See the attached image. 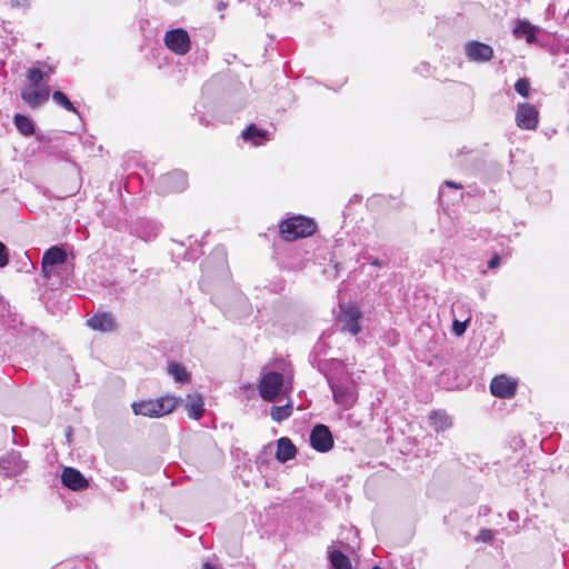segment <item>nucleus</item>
Here are the masks:
<instances>
[{
    "instance_id": "f3484780",
    "label": "nucleus",
    "mask_w": 569,
    "mask_h": 569,
    "mask_svg": "<svg viewBox=\"0 0 569 569\" xmlns=\"http://www.w3.org/2000/svg\"><path fill=\"white\" fill-rule=\"evenodd\" d=\"M203 398L200 393H189L184 400V407L188 412L189 418L199 420L204 412L203 408Z\"/></svg>"
},
{
    "instance_id": "4be33fe9",
    "label": "nucleus",
    "mask_w": 569,
    "mask_h": 569,
    "mask_svg": "<svg viewBox=\"0 0 569 569\" xmlns=\"http://www.w3.org/2000/svg\"><path fill=\"white\" fill-rule=\"evenodd\" d=\"M241 136L246 141H250L254 146H260L267 140V131L258 128L256 124L248 126Z\"/></svg>"
},
{
    "instance_id": "7ed1b4c3",
    "label": "nucleus",
    "mask_w": 569,
    "mask_h": 569,
    "mask_svg": "<svg viewBox=\"0 0 569 569\" xmlns=\"http://www.w3.org/2000/svg\"><path fill=\"white\" fill-rule=\"evenodd\" d=\"M259 395L266 401H274L288 392L290 387L284 383L282 373L276 371L262 372L259 381Z\"/></svg>"
},
{
    "instance_id": "5701e85b",
    "label": "nucleus",
    "mask_w": 569,
    "mask_h": 569,
    "mask_svg": "<svg viewBox=\"0 0 569 569\" xmlns=\"http://www.w3.org/2000/svg\"><path fill=\"white\" fill-rule=\"evenodd\" d=\"M13 122L21 134L29 137L34 133V124L30 118L17 113L13 118Z\"/></svg>"
},
{
    "instance_id": "ddd939ff",
    "label": "nucleus",
    "mask_w": 569,
    "mask_h": 569,
    "mask_svg": "<svg viewBox=\"0 0 569 569\" xmlns=\"http://www.w3.org/2000/svg\"><path fill=\"white\" fill-rule=\"evenodd\" d=\"M516 389L517 382L505 375L495 377L490 383L491 393L499 398L513 397L516 393Z\"/></svg>"
},
{
    "instance_id": "f8f14e48",
    "label": "nucleus",
    "mask_w": 569,
    "mask_h": 569,
    "mask_svg": "<svg viewBox=\"0 0 569 569\" xmlns=\"http://www.w3.org/2000/svg\"><path fill=\"white\" fill-rule=\"evenodd\" d=\"M465 53L470 61L482 63L492 59L493 49L479 41H469L465 46Z\"/></svg>"
},
{
    "instance_id": "cd10ccee",
    "label": "nucleus",
    "mask_w": 569,
    "mask_h": 569,
    "mask_svg": "<svg viewBox=\"0 0 569 569\" xmlns=\"http://www.w3.org/2000/svg\"><path fill=\"white\" fill-rule=\"evenodd\" d=\"M52 100L58 106L62 107L63 109L78 113L77 109L72 104V102L69 100V98L60 90H56L52 93Z\"/></svg>"
},
{
    "instance_id": "dca6fc26",
    "label": "nucleus",
    "mask_w": 569,
    "mask_h": 569,
    "mask_svg": "<svg viewBox=\"0 0 569 569\" xmlns=\"http://www.w3.org/2000/svg\"><path fill=\"white\" fill-rule=\"evenodd\" d=\"M88 326L93 330L110 332L117 328L114 318L110 313H97L87 321Z\"/></svg>"
},
{
    "instance_id": "473e14b6",
    "label": "nucleus",
    "mask_w": 569,
    "mask_h": 569,
    "mask_svg": "<svg viewBox=\"0 0 569 569\" xmlns=\"http://www.w3.org/2000/svg\"><path fill=\"white\" fill-rule=\"evenodd\" d=\"M38 64H41L43 68L42 70L44 71V79H46V82L49 81L51 74L54 72V67L50 66V64H47L44 62H37Z\"/></svg>"
},
{
    "instance_id": "c756f323",
    "label": "nucleus",
    "mask_w": 569,
    "mask_h": 569,
    "mask_svg": "<svg viewBox=\"0 0 569 569\" xmlns=\"http://www.w3.org/2000/svg\"><path fill=\"white\" fill-rule=\"evenodd\" d=\"M469 322L470 317L463 321L455 319L452 322V332L458 337L462 336L466 332Z\"/></svg>"
},
{
    "instance_id": "c85d7f7f",
    "label": "nucleus",
    "mask_w": 569,
    "mask_h": 569,
    "mask_svg": "<svg viewBox=\"0 0 569 569\" xmlns=\"http://www.w3.org/2000/svg\"><path fill=\"white\" fill-rule=\"evenodd\" d=\"M515 90L522 97L527 98L529 96V91H530V82L528 79L526 78H521L519 79L516 83H515Z\"/></svg>"
},
{
    "instance_id": "a19ab883",
    "label": "nucleus",
    "mask_w": 569,
    "mask_h": 569,
    "mask_svg": "<svg viewBox=\"0 0 569 569\" xmlns=\"http://www.w3.org/2000/svg\"><path fill=\"white\" fill-rule=\"evenodd\" d=\"M223 8H224V4H223L222 2H220V3L218 4V9H219V10H221V9H223Z\"/></svg>"
},
{
    "instance_id": "412c9836",
    "label": "nucleus",
    "mask_w": 569,
    "mask_h": 569,
    "mask_svg": "<svg viewBox=\"0 0 569 569\" xmlns=\"http://www.w3.org/2000/svg\"><path fill=\"white\" fill-rule=\"evenodd\" d=\"M431 427L437 431H445L452 426V420L449 415L443 410H433L429 415Z\"/></svg>"
},
{
    "instance_id": "7c9ffc66",
    "label": "nucleus",
    "mask_w": 569,
    "mask_h": 569,
    "mask_svg": "<svg viewBox=\"0 0 569 569\" xmlns=\"http://www.w3.org/2000/svg\"><path fill=\"white\" fill-rule=\"evenodd\" d=\"M493 539V531L490 529H481L477 536V541L490 542Z\"/></svg>"
},
{
    "instance_id": "2f4dec72",
    "label": "nucleus",
    "mask_w": 569,
    "mask_h": 569,
    "mask_svg": "<svg viewBox=\"0 0 569 569\" xmlns=\"http://www.w3.org/2000/svg\"><path fill=\"white\" fill-rule=\"evenodd\" d=\"M9 262L7 248L6 246L0 241V268L7 266Z\"/></svg>"
},
{
    "instance_id": "aec40b11",
    "label": "nucleus",
    "mask_w": 569,
    "mask_h": 569,
    "mask_svg": "<svg viewBox=\"0 0 569 569\" xmlns=\"http://www.w3.org/2000/svg\"><path fill=\"white\" fill-rule=\"evenodd\" d=\"M296 452H297L296 447L289 438L282 437L277 441L276 458L280 462H286V461L295 458Z\"/></svg>"
},
{
    "instance_id": "f704fd0d",
    "label": "nucleus",
    "mask_w": 569,
    "mask_h": 569,
    "mask_svg": "<svg viewBox=\"0 0 569 569\" xmlns=\"http://www.w3.org/2000/svg\"><path fill=\"white\" fill-rule=\"evenodd\" d=\"M500 264V257L499 254H495L489 261H488V268L495 269Z\"/></svg>"
},
{
    "instance_id": "393cba45",
    "label": "nucleus",
    "mask_w": 569,
    "mask_h": 569,
    "mask_svg": "<svg viewBox=\"0 0 569 569\" xmlns=\"http://www.w3.org/2000/svg\"><path fill=\"white\" fill-rule=\"evenodd\" d=\"M44 71L41 68L32 67L27 71L28 86L42 87L48 84L44 79Z\"/></svg>"
},
{
    "instance_id": "39448f33",
    "label": "nucleus",
    "mask_w": 569,
    "mask_h": 569,
    "mask_svg": "<svg viewBox=\"0 0 569 569\" xmlns=\"http://www.w3.org/2000/svg\"><path fill=\"white\" fill-rule=\"evenodd\" d=\"M188 187V178L186 172L174 170L160 177L157 183L159 193L180 192Z\"/></svg>"
},
{
    "instance_id": "bb28decb",
    "label": "nucleus",
    "mask_w": 569,
    "mask_h": 569,
    "mask_svg": "<svg viewBox=\"0 0 569 569\" xmlns=\"http://www.w3.org/2000/svg\"><path fill=\"white\" fill-rule=\"evenodd\" d=\"M330 562L335 569H350L351 562L349 558L339 550H333L330 553Z\"/></svg>"
},
{
    "instance_id": "6ab92c4d",
    "label": "nucleus",
    "mask_w": 569,
    "mask_h": 569,
    "mask_svg": "<svg viewBox=\"0 0 569 569\" xmlns=\"http://www.w3.org/2000/svg\"><path fill=\"white\" fill-rule=\"evenodd\" d=\"M538 30L536 26H532L527 20H517L512 32L517 39L525 38L528 43H535Z\"/></svg>"
},
{
    "instance_id": "72a5a7b5",
    "label": "nucleus",
    "mask_w": 569,
    "mask_h": 569,
    "mask_svg": "<svg viewBox=\"0 0 569 569\" xmlns=\"http://www.w3.org/2000/svg\"><path fill=\"white\" fill-rule=\"evenodd\" d=\"M11 7L26 9L29 7V0H11Z\"/></svg>"
},
{
    "instance_id": "4468645a",
    "label": "nucleus",
    "mask_w": 569,
    "mask_h": 569,
    "mask_svg": "<svg viewBox=\"0 0 569 569\" xmlns=\"http://www.w3.org/2000/svg\"><path fill=\"white\" fill-rule=\"evenodd\" d=\"M67 260V253L59 247H51L48 249L42 257L41 268L43 276L50 278L52 268L58 264L64 263Z\"/></svg>"
},
{
    "instance_id": "79ce46f5",
    "label": "nucleus",
    "mask_w": 569,
    "mask_h": 569,
    "mask_svg": "<svg viewBox=\"0 0 569 569\" xmlns=\"http://www.w3.org/2000/svg\"><path fill=\"white\" fill-rule=\"evenodd\" d=\"M199 120H200V122H201V123H203V124H206V126L208 124L207 122H204V120H203V118H202V117H200V119H199Z\"/></svg>"
},
{
    "instance_id": "e433bc0d",
    "label": "nucleus",
    "mask_w": 569,
    "mask_h": 569,
    "mask_svg": "<svg viewBox=\"0 0 569 569\" xmlns=\"http://www.w3.org/2000/svg\"><path fill=\"white\" fill-rule=\"evenodd\" d=\"M445 186H447L449 188H455V189H462V184L450 181V180H446Z\"/></svg>"
},
{
    "instance_id": "1a4fd4ad",
    "label": "nucleus",
    "mask_w": 569,
    "mask_h": 569,
    "mask_svg": "<svg viewBox=\"0 0 569 569\" xmlns=\"http://www.w3.org/2000/svg\"><path fill=\"white\" fill-rule=\"evenodd\" d=\"M50 97V87L43 84L42 87L26 86L21 90L22 100L32 109L39 108L48 101Z\"/></svg>"
},
{
    "instance_id": "b1692460",
    "label": "nucleus",
    "mask_w": 569,
    "mask_h": 569,
    "mask_svg": "<svg viewBox=\"0 0 569 569\" xmlns=\"http://www.w3.org/2000/svg\"><path fill=\"white\" fill-rule=\"evenodd\" d=\"M168 373L177 381V382H188L190 379V375L186 370V368L177 362H171L168 366Z\"/></svg>"
},
{
    "instance_id": "9b49d317",
    "label": "nucleus",
    "mask_w": 569,
    "mask_h": 569,
    "mask_svg": "<svg viewBox=\"0 0 569 569\" xmlns=\"http://www.w3.org/2000/svg\"><path fill=\"white\" fill-rule=\"evenodd\" d=\"M26 468L27 462L18 451H10L0 458V472L4 476H17L23 472Z\"/></svg>"
},
{
    "instance_id": "a878e982",
    "label": "nucleus",
    "mask_w": 569,
    "mask_h": 569,
    "mask_svg": "<svg viewBox=\"0 0 569 569\" xmlns=\"http://www.w3.org/2000/svg\"><path fill=\"white\" fill-rule=\"evenodd\" d=\"M292 413V405L291 402L286 403L284 406H273L270 410L271 418L277 421L281 422L289 418Z\"/></svg>"
},
{
    "instance_id": "20e7f679",
    "label": "nucleus",
    "mask_w": 569,
    "mask_h": 569,
    "mask_svg": "<svg viewBox=\"0 0 569 569\" xmlns=\"http://www.w3.org/2000/svg\"><path fill=\"white\" fill-rule=\"evenodd\" d=\"M328 382L332 391L335 402L345 410L350 409L357 402L358 391L355 382H336L332 379H328Z\"/></svg>"
},
{
    "instance_id": "2eb2a0df",
    "label": "nucleus",
    "mask_w": 569,
    "mask_h": 569,
    "mask_svg": "<svg viewBox=\"0 0 569 569\" xmlns=\"http://www.w3.org/2000/svg\"><path fill=\"white\" fill-rule=\"evenodd\" d=\"M61 481L63 486L73 491L87 489L89 486V482L83 477V475L79 470L71 467H66L62 470Z\"/></svg>"
},
{
    "instance_id": "6e6552de",
    "label": "nucleus",
    "mask_w": 569,
    "mask_h": 569,
    "mask_svg": "<svg viewBox=\"0 0 569 569\" xmlns=\"http://www.w3.org/2000/svg\"><path fill=\"white\" fill-rule=\"evenodd\" d=\"M360 318L361 312L357 307L347 306L341 308V312L338 317V325L341 326L342 331L357 336L361 330L359 322Z\"/></svg>"
},
{
    "instance_id": "f03ea898",
    "label": "nucleus",
    "mask_w": 569,
    "mask_h": 569,
    "mask_svg": "<svg viewBox=\"0 0 569 569\" xmlns=\"http://www.w3.org/2000/svg\"><path fill=\"white\" fill-rule=\"evenodd\" d=\"M279 228L286 241H293L298 238L311 236L316 231L317 226L313 220L303 216H297L281 221Z\"/></svg>"
},
{
    "instance_id": "9d476101",
    "label": "nucleus",
    "mask_w": 569,
    "mask_h": 569,
    "mask_svg": "<svg viewBox=\"0 0 569 569\" xmlns=\"http://www.w3.org/2000/svg\"><path fill=\"white\" fill-rule=\"evenodd\" d=\"M311 447L319 452H327L333 447V437L325 425H317L310 433Z\"/></svg>"
},
{
    "instance_id": "a211bd4d",
    "label": "nucleus",
    "mask_w": 569,
    "mask_h": 569,
    "mask_svg": "<svg viewBox=\"0 0 569 569\" xmlns=\"http://www.w3.org/2000/svg\"><path fill=\"white\" fill-rule=\"evenodd\" d=\"M133 232L139 238L148 241L158 236V233L160 232V224L150 220H141L136 222L133 227Z\"/></svg>"
},
{
    "instance_id": "0eeeda50",
    "label": "nucleus",
    "mask_w": 569,
    "mask_h": 569,
    "mask_svg": "<svg viewBox=\"0 0 569 569\" xmlns=\"http://www.w3.org/2000/svg\"><path fill=\"white\" fill-rule=\"evenodd\" d=\"M517 126L522 130H535L539 123V112L530 103H519L515 117Z\"/></svg>"
},
{
    "instance_id": "58836bf2",
    "label": "nucleus",
    "mask_w": 569,
    "mask_h": 569,
    "mask_svg": "<svg viewBox=\"0 0 569 569\" xmlns=\"http://www.w3.org/2000/svg\"><path fill=\"white\" fill-rule=\"evenodd\" d=\"M202 569H217L216 567L211 566L209 562H206L202 567Z\"/></svg>"
},
{
    "instance_id": "423d86ee",
    "label": "nucleus",
    "mask_w": 569,
    "mask_h": 569,
    "mask_svg": "<svg viewBox=\"0 0 569 569\" xmlns=\"http://www.w3.org/2000/svg\"><path fill=\"white\" fill-rule=\"evenodd\" d=\"M163 41L170 51L180 56L186 54L191 46L188 32L181 28L167 31Z\"/></svg>"
},
{
    "instance_id": "ea45409f",
    "label": "nucleus",
    "mask_w": 569,
    "mask_h": 569,
    "mask_svg": "<svg viewBox=\"0 0 569 569\" xmlns=\"http://www.w3.org/2000/svg\"><path fill=\"white\" fill-rule=\"evenodd\" d=\"M70 436H71V428L69 427V428L67 429V438L69 439V438H70Z\"/></svg>"
},
{
    "instance_id": "f257e3e1",
    "label": "nucleus",
    "mask_w": 569,
    "mask_h": 569,
    "mask_svg": "<svg viewBox=\"0 0 569 569\" xmlns=\"http://www.w3.org/2000/svg\"><path fill=\"white\" fill-rule=\"evenodd\" d=\"M179 400L172 396L161 397L156 400H142L132 403V410L137 416L160 418L174 410Z\"/></svg>"
},
{
    "instance_id": "4c0bfd02",
    "label": "nucleus",
    "mask_w": 569,
    "mask_h": 569,
    "mask_svg": "<svg viewBox=\"0 0 569 569\" xmlns=\"http://www.w3.org/2000/svg\"><path fill=\"white\" fill-rule=\"evenodd\" d=\"M117 488H118L119 490L124 489V488H126V483H124V481H123V480H119V483L117 485Z\"/></svg>"
},
{
    "instance_id": "c9c22d12",
    "label": "nucleus",
    "mask_w": 569,
    "mask_h": 569,
    "mask_svg": "<svg viewBox=\"0 0 569 569\" xmlns=\"http://www.w3.org/2000/svg\"><path fill=\"white\" fill-rule=\"evenodd\" d=\"M365 259H366L370 264H372V266H375V267H379V268H381V267H383V266H385L383 261H381V260H379V259H377V258L366 257Z\"/></svg>"
}]
</instances>
